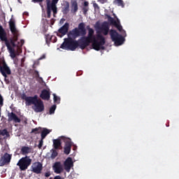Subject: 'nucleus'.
Here are the masks:
<instances>
[{"label": "nucleus", "mask_w": 179, "mask_h": 179, "mask_svg": "<svg viewBox=\"0 0 179 179\" xmlns=\"http://www.w3.org/2000/svg\"><path fill=\"white\" fill-rule=\"evenodd\" d=\"M9 29L13 34V38H10L9 40H8L9 47H7V50L8 52L10 53V57L11 58L15 59L16 58V50L15 48H12L13 44H15L16 41L19 39V36H20V34L19 32V30L16 28V23L15 22V20L10 19L8 22Z\"/></svg>", "instance_id": "f257e3e1"}, {"label": "nucleus", "mask_w": 179, "mask_h": 179, "mask_svg": "<svg viewBox=\"0 0 179 179\" xmlns=\"http://www.w3.org/2000/svg\"><path fill=\"white\" fill-rule=\"evenodd\" d=\"M87 30L88 31V35L86 36L92 41V48L96 51H100V50H104V44H106V38L101 34H97L96 38L94 36V29L90 27V25L87 26Z\"/></svg>", "instance_id": "f03ea898"}, {"label": "nucleus", "mask_w": 179, "mask_h": 179, "mask_svg": "<svg viewBox=\"0 0 179 179\" xmlns=\"http://www.w3.org/2000/svg\"><path fill=\"white\" fill-rule=\"evenodd\" d=\"M86 34V24L85 22H80L78 28H74L69 32V36H71L73 38H76L80 36H85Z\"/></svg>", "instance_id": "7ed1b4c3"}, {"label": "nucleus", "mask_w": 179, "mask_h": 179, "mask_svg": "<svg viewBox=\"0 0 179 179\" xmlns=\"http://www.w3.org/2000/svg\"><path fill=\"white\" fill-rule=\"evenodd\" d=\"M78 47H79L78 41L72 38L65 39L64 42L60 45V48L62 50H70L71 51H75Z\"/></svg>", "instance_id": "20e7f679"}, {"label": "nucleus", "mask_w": 179, "mask_h": 179, "mask_svg": "<svg viewBox=\"0 0 179 179\" xmlns=\"http://www.w3.org/2000/svg\"><path fill=\"white\" fill-rule=\"evenodd\" d=\"M32 159L30 158V156L26 155L25 157H22L18 162L17 166L20 167L21 171H26L27 169H29V166L31 164Z\"/></svg>", "instance_id": "39448f33"}, {"label": "nucleus", "mask_w": 179, "mask_h": 179, "mask_svg": "<svg viewBox=\"0 0 179 179\" xmlns=\"http://www.w3.org/2000/svg\"><path fill=\"white\" fill-rule=\"evenodd\" d=\"M0 73H1L2 76L4 78V82L6 85H9L10 81H9V78H8V75L12 74V71H10V68L8 66L6 62H3L2 66H0Z\"/></svg>", "instance_id": "423d86ee"}, {"label": "nucleus", "mask_w": 179, "mask_h": 179, "mask_svg": "<svg viewBox=\"0 0 179 179\" xmlns=\"http://www.w3.org/2000/svg\"><path fill=\"white\" fill-rule=\"evenodd\" d=\"M110 35L112 41H114L115 45H122V44H124L125 39L115 29H111L110 31Z\"/></svg>", "instance_id": "0eeeda50"}, {"label": "nucleus", "mask_w": 179, "mask_h": 179, "mask_svg": "<svg viewBox=\"0 0 179 179\" xmlns=\"http://www.w3.org/2000/svg\"><path fill=\"white\" fill-rule=\"evenodd\" d=\"M59 0H52V2L50 1L49 8L47 7V17L50 19L51 17V10L53 12V16L55 17V15L58 13V8H57V3H58Z\"/></svg>", "instance_id": "6e6552de"}, {"label": "nucleus", "mask_w": 179, "mask_h": 179, "mask_svg": "<svg viewBox=\"0 0 179 179\" xmlns=\"http://www.w3.org/2000/svg\"><path fill=\"white\" fill-rule=\"evenodd\" d=\"M10 160H12V155L8 152L1 154L0 157V167H3V166H9V164H10Z\"/></svg>", "instance_id": "1a4fd4ad"}, {"label": "nucleus", "mask_w": 179, "mask_h": 179, "mask_svg": "<svg viewBox=\"0 0 179 179\" xmlns=\"http://www.w3.org/2000/svg\"><path fill=\"white\" fill-rule=\"evenodd\" d=\"M21 99L26 101V106H31V104H36V102L38 100V96L37 95H34V96H27L26 94L23 93L21 94Z\"/></svg>", "instance_id": "9d476101"}, {"label": "nucleus", "mask_w": 179, "mask_h": 179, "mask_svg": "<svg viewBox=\"0 0 179 179\" xmlns=\"http://www.w3.org/2000/svg\"><path fill=\"white\" fill-rule=\"evenodd\" d=\"M78 47L81 50H85L86 47H89L91 43L93 44V42L85 36H82V37L80 39H78Z\"/></svg>", "instance_id": "9b49d317"}, {"label": "nucleus", "mask_w": 179, "mask_h": 179, "mask_svg": "<svg viewBox=\"0 0 179 179\" xmlns=\"http://www.w3.org/2000/svg\"><path fill=\"white\" fill-rule=\"evenodd\" d=\"M61 139L64 142L65 145L64 148V153L65 155H69L71 153V149L72 148V141L71 138H66L65 136H61Z\"/></svg>", "instance_id": "f8f14e48"}, {"label": "nucleus", "mask_w": 179, "mask_h": 179, "mask_svg": "<svg viewBox=\"0 0 179 179\" xmlns=\"http://www.w3.org/2000/svg\"><path fill=\"white\" fill-rule=\"evenodd\" d=\"M31 171L35 174H41L43 171V164L40 162H36L32 164Z\"/></svg>", "instance_id": "ddd939ff"}, {"label": "nucleus", "mask_w": 179, "mask_h": 179, "mask_svg": "<svg viewBox=\"0 0 179 179\" xmlns=\"http://www.w3.org/2000/svg\"><path fill=\"white\" fill-rule=\"evenodd\" d=\"M32 108L35 113H43L44 111V102L41 99H38Z\"/></svg>", "instance_id": "4468645a"}, {"label": "nucleus", "mask_w": 179, "mask_h": 179, "mask_svg": "<svg viewBox=\"0 0 179 179\" xmlns=\"http://www.w3.org/2000/svg\"><path fill=\"white\" fill-rule=\"evenodd\" d=\"M6 31L2 27V25H0V40L1 41H4L6 46L10 49V46H9V42L8 41V37L6 36Z\"/></svg>", "instance_id": "2eb2a0df"}, {"label": "nucleus", "mask_w": 179, "mask_h": 179, "mask_svg": "<svg viewBox=\"0 0 179 179\" xmlns=\"http://www.w3.org/2000/svg\"><path fill=\"white\" fill-rule=\"evenodd\" d=\"M69 30V23L66 22L59 30V33L57 34V36L59 37H64L66 33H68V31Z\"/></svg>", "instance_id": "dca6fc26"}, {"label": "nucleus", "mask_w": 179, "mask_h": 179, "mask_svg": "<svg viewBox=\"0 0 179 179\" xmlns=\"http://www.w3.org/2000/svg\"><path fill=\"white\" fill-rule=\"evenodd\" d=\"M52 169L56 174H61L64 171V166L59 162H57L52 166Z\"/></svg>", "instance_id": "f3484780"}, {"label": "nucleus", "mask_w": 179, "mask_h": 179, "mask_svg": "<svg viewBox=\"0 0 179 179\" xmlns=\"http://www.w3.org/2000/svg\"><path fill=\"white\" fill-rule=\"evenodd\" d=\"M64 166L66 171H67V173H69L71 171V168L73 166V161H72V159L71 157H68L65 160Z\"/></svg>", "instance_id": "a211bd4d"}, {"label": "nucleus", "mask_w": 179, "mask_h": 179, "mask_svg": "<svg viewBox=\"0 0 179 179\" xmlns=\"http://www.w3.org/2000/svg\"><path fill=\"white\" fill-rule=\"evenodd\" d=\"M40 97L42 99V100H50L51 97V92H50V90H43L40 94Z\"/></svg>", "instance_id": "6ab92c4d"}, {"label": "nucleus", "mask_w": 179, "mask_h": 179, "mask_svg": "<svg viewBox=\"0 0 179 179\" xmlns=\"http://www.w3.org/2000/svg\"><path fill=\"white\" fill-rule=\"evenodd\" d=\"M8 121H14L15 123H20L21 122L20 118L16 115L13 112L8 113Z\"/></svg>", "instance_id": "aec40b11"}, {"label": "nucleus", "mask_w": 179, "mask_h": 179, "mask_svg": "<svg viewBox=\"0 0 179 179\" xmlns=\"http://www.w3.org/2000/svg\"><path fill=\"white\" fill-rule=\"evenodd\" d=\"M62 141H64L61 137H59L57 139H53V148L58 150V149H61L62 148Z\"/></svg>", "instance_id": "412c9836"}, {"label": "nucleus", "mask_w": 179, "mask_h": 179, "mask_svg": "<svg viewBox=\"0 0 179 179\" xmlns=\"http://www.w3.org/2000/svg\"><path fill=\"white\" fill-rule=\"evenodd\" d=\"M100 30L102 31L103 36H107V34H108V31L110 30V27H108V23L106 22H103L101 24Z\"/></svg>", "instance_id": "4be33fe9"}, {"label": "nucleus", "mask_w": 179, "mask_h": 179, "mask_svg": "<svg viewBox=\"0 0 179 179\" xmlns=\"http://www.w3.org/2000/svg\"><path fill=\"white\" fill-rule=\"evenodd\" d=\"M71 13H76L78 12L79 8L78 7V0H72L71 1Z\"/></svg>", "instance_id": "5701e85b"}, {"label": "nucleus", "mask_w": 179, "mask_h": 179, "mask_svg": "<svg viewBox=\"0 0 179 179\" xmlns=\"http://www.w3.org/2000/svg\"><path fill=\"white\" fill-rule=\"evenodd\" d=\"M31 152H33V149L29 146H22L21 148L22 155H29V153H31Z\"/></svg>", "instance_id": "b1692460"}, {"label": "nucleus", "mask_w": 179, "mask_h": 179, "mask_svg": "<svg viewBox=\"0 0 179 179\" xmlns=\"http://www.w3.org/2000/svg\"><path fill=\"white\" fill-rule=\"evenodd\" d=\"M11 47L12 48H17V50H15L16 55H19V52H22V48H20V45H19V42L17 45L16 44V43L11 45Z\"/></svg>", "instance_id": "393cba45"}, {"label": "nucleus", "mask_w": 179, "mask_h": 179, "mask_svg": "<svg viewBox=\"0 0 179 179\" xmlns=\"http://www.w3.org/2000/svg\"><path fill=\"white\" fill-rule=\"evenodd\" d=\"M50 132H51V130L44 128L43 130L41 131V138L45 139V136H47V135H48Z\"/></svg>", "instance_id": "a878e982"}, {"label": "nucleus", "mask_w": 179, "mask_h": 179, "mask_svg": "<svg viewBox=\"0 0 179 179\" xmlns=\"http://www.w3.org/2000/svg\"><path fill=\"white\" fill-rule=\"evenodd\" d=\"M69 12V3L67 2L66 6L63 8L62 13L63 15H68Z\"/></svg>", "instance_id": "bb28decb"}, {"label": "nucleus", "mask_w": 179, "mask_h": 179, "mask_svg": "<svg viewBox=\"0 0 179 179\" xmlns=\"http://www.w3.org/2000/svg\"><path fill=\"white\" fill-rule=\"evenodd\" d=\"M0 136H9V132L8 131V129H3L2 130H0Z\"/></svg>", "instance_id": "cd10ccee"}, {"label": "nucleus", "mask_w": 179, "mask_h": 179, "mask_svg": "<svg viewBox=\"0 0 179 179\" xmlns=\"http://www.w3.org/2000/svg\"><path fill=\"white\" fill-rule=\"evenodd\" d=\"M115 3H116L117 6H121L122 8H124L125 6L124 1L122 0H115Z\"/></svg>", "instance_id": "c85d7f7f"}, {"label": "nucleus", "mask_w": 179, "mask_h": 179, "mask_svg": "<svg viewBox=\"0 0 179 179\" xmlns=\"http://www.w3.org/2000/svg\"><path fill=\"white\" fill-rule=\"evenodd\" d=\"M108 20L110 23V24H113V26H115L117 24V21L114 20L111 16L108 15Z\"/></svg>", "instance_id": "c756f323"}, {"label": "nucleus", "mask_w": 179, "mask_h": 179, "mask_svg": "<svg viewBox=\"0 0 179 179\" xmlns=\"http://www.w3.org/2000/svg\"><path fill=\"white\" fill-rule=\"evenodd\" d=\"M45 42L48 45H50V43H51V36L50 34L45 35Z\"/></svg>", "instance_id": "7c9ffc66"}, {"label": "nucleus", "mask_w": 179, "mask_h": 179, "mask_svg": "<svg viewBox=\"0 0 179 179\" xmlns=\"http://www.w3.org/2000/svg\"><path fill=\"white\" fill-rule=\"evenodd\" d=\"M57 109V105H52L49 110L50 114H54L55 113V110Z\"/></svg>", "instance_id": "2f4dec72"}, {"label": "nucleus", "mask_w": 179, "mask_h": 179, "mask_svg": "<svg viewBox=\"0 0 179 179\" xmlns=\"http://www.w3.org/2000/svg\"><path fill=\"white\" fill-rule=\"evenodd\" d=\"M58 156V152H57L56 150H52V154H51V159H55Z\"/></svg>", "instance_id": "473e14b6"}, {"label": "nucleus", "mask_w": 179, "mask_h": 179, "mask_svg": "<svg viewBox=\"0 0 179 179\" xmlns=\"http://www.w3.org/2000/svg\"><path fill=\"white\" fill-rule=\"evenodd\" d=\"M40 129H41V127H39V128L36 127L35 129H32L31 134H40Z\"/></svg>", "instance_id": "72a5a7b5"}, {"label": "nucleus", "mask_w": 179, "mask_h": 179, "mask_svg": "<svg viewBox=\"0 0 179 179\" xmlns=\"http://www.w3.org/2000/svg\"><path fill=\"white\" fill-rule=\"evenodd\" d=\"M44 0H31L34 3H39L40 6L43 8V2Z\"/></svg>", "instance_id": "f704fd0d"}, {"label": "nucleus", "mask_w": 179, "mask_h": 179, "mask_svg": "<svg viewBox=\"0 0 179 179\" xmlns=\"http://www.w3.org/2000/svg\"><path fill=\"white\" fill-rule=\"evenodd\" d=\"M33 75L35 78H39V79L43 80V78L40 77V73H38V71L37 70H34Z\"/></svg>", "instance_id": "c9c22d12"}, {"label": "nucleus", "mask_w": 179, "mask_h": 179, "mask_svg": "<svg viewBox=\"0 0 179 179\" xmlns=\"http://www.w3.org/2000/svg\"><path fill=\"white\" fill-rule=\"evenodd\" d=\"M53 100L55 103H57V104H59V98L55 94H53Z\"/></svg>", "instance_id": "e433bc0d"}, {"label": "nucleus", "mask_w": 179, "mask_h": 179, "mask_svg": "<svg viewBox=\"0 0 179 179\" xmlns=\"http://www.w3.org/2000/svg\"><path fill=\"white\" fill-rule=\"evenodd\" d=\"M115 27L117 29V30H119V31H122V26H121V24H117V22H116V24H115Z\"/></svg>", "instance_id": "4c0bfd02"}, {"label": "nucleus", "mask_w": 179, "mask_h": 179, "mask_svg": "<svg viewBox=\"0 0 179 179\" xmlns=\"http://www.w3.org/2000/svg\"><path fill=\"white\" fill-rule=\"evenodd\" d=\"M57 36H51L50 42L51 43H57Z\"/></svg>", "instance_id": "58836bf2"}, {"label": "nucleus", "mask_w": 179, "mask_h": 179, "mask_svg": "<svg viewBox=\"0 0 179 179\" xmlns=\"http://www.w3.org/2000/svg\"><path fill=\"white\" fill-rule=\"evenodd\" d=\"M43 138L41 139V141H39V143L38 145V149H41V148H43Z\"/></svg>", "instance_id": "ea45409f"}, {"label": "nucleus", "mask_w": 179, "mask_h": 179, "mask_svg": "<svg viewBox=\"0 0 179 179\" xmlns=\"http://www.w3.org/2000/svg\"><path fill=\"white\" fill-rule=\"evenodd\" d=\"M0 106L2 107L3 106V97L2 95L0 94Z\"/></svg>", "instance_id": "a19ab883"}, {"label": "nucleus", "mask_w": 179, "mask_h": 179, "mask_svg": "<svg viewBox=\"0 0 179 179\" xmlns=\"http://www.w3.org/2000/svg\"><path fill=\"white\" fill-rule=\"evenodd\" d=\"M23 44H24V40L21 39L20 43L19 42V45H20V48H22V47H23Z\"/></svg>", "instance_id": "79ce46f5"}, {"label": "nucleus", "mask_w": 179, "mask_h": 179, "mask_svg": "<svg viewBox=\"0 0 179 179\" xmlns=\"http://www.w3.org/2000/svg\"><path fill=\"white\" fill-rule=\"evenodd\" d=\"M83 10L84 15H86L87 13V10H89V8L86 7H83Z\"/></svg>", "instance_id": "37998d69"}, {"label": "nucleus", "mask_w": 179, "mask_h": 179, "mask_svg": "<svg viewBox=\"0 0 179 179\" xmlns=\"http://www.w3.org/2000/svg\"><path fill=\"white\" fill-rule=\"evenodd\" d=\"M50 176H51V172L48 171L45 173V177H46V178H48V177H50Z\"/></svg>", "instance_id": "c03bdc74"}, {"label": "nucleus", "mask_w": 179, "mask_h": 179, "mask_svg": "<svg viewBox=\"0 0 179 179\" xmlns=\"http://www.w3.org/2000/svg\"><path fill=\"white\" fill-rule=\"evenodd\" d=\"M93 6H94V8L95 9H100V7L99 6V4H98V3H94L93 4Z\"/></svg>", "instance_id": "a18cd8bd"}, {"label": "nucleus", "mask_w": 179, "mask_h": 179, "mask_svg": "<svg viewBox=\"0 0 179 179\" xmlns=\"http://www.w3.org/2000/svg\"><path fill=\"white\" fill-rule=\"evenodd\" d=\"M51 1V0H46V4H47V7H48V8H50V2Z\"/></svg>", "instance_id": "49530a36"}, {"label": "nucleus", "mask_w": 179, "mask_h": 179, "mask_svg": "<svg viewBox=\"0 0 179 179\" xmlns=\"http://www.w3.org/2000/svg\"><path fill=\"white\" fill-rule=\"evenodd\" d=\"M54 179H64V178L59 176H57L54 178Z\"/></svg>", "instance_id": "de8ad7c7"}, {"label": "nucleus", "mask_w": 179, "mask_h": 179, "mask_svg": "<svg viewBox=\"0 0 179 179\" xmlns=\"http://www.w3.org/2000/svg\"><path fill=\"white\" fill-rule=\"evenodd\" d=\"M84 6H89V2L88 1H85L84 2Z\"/></svg>", "instance_id": "09e8293b"}, {"label": "nucleus", "mask_w": 179, "mask_h": 179, "mask_svg": "<svg viewBox=\"0 0 179 179\" xmlns=\"http://www.w3.org/2000/svg\"><path fill=\"white\" fill-rule=\"evenodd\" d=\"M24 124H27V119L25 118V119L24 120Z\"/></svg>", "instance_id": "8fccbe9b"}, {"label": "nucleus", "mask_w": 179, "mask_h": 179, "mask_svg": "<svg viewBox=\"0 0 179 179\" xmlns=\"http://www.w3.org/2000/svg\"><path fill=\"white\" fill-rule=\"evenodd\" d=\"M51 24H54V22H51Z\"/></svg>", "instance_id": "3c124183"}, {"label": "nucleus", "mask_w": 179, "mask_h": 179, "mask_svg": "<svg viewBox=\"0 0 179 179\" xmlns=\"http://www.w3.org/2000/svg\"><path fill=\"white\" fill-rule=\"evenodd\" d=\"M0 118H1V110H0Z\"/></svg>", "instance_id": "603ef678"}, {"label": "nucleus", "mask_w": 179, "mask_h": 179, "mask_svg": "<svg viewBox=\"0 0 179 179\" xmlns=\"http://www.w3.org/2000/svg\"><path fill=\"white\" fill-rule=\"evenodd\" d=\"M18 2H20V0H18Z\"/></svg>", "instance_id": "864d4df0"}]
</instances>
